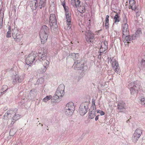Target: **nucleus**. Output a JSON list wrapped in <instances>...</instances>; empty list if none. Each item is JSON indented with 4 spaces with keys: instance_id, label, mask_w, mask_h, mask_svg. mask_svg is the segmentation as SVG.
<instances>
[{
    "instance_id": "nucleus-1",
    "label": "nucleus",
    "mask_w": 145,
    "mask_h": 145,
    "mask_svg": "<svg viewBox=\"0 0 145 145\" xmlns=\"http://www.w3.org/2000/svg\"><path fill=\"white\" fill-rule=\"evenodd\" d=\"M46 51H41L39 52L38 55V58L39 60L41 62L43 66V68L38 70V72L40 73L45 72L48 67V65L50 63L46 59Z\"/></svg>"
},
{
    "instance_id": "nucleus-2",
    "label": "nucleus",
    "mask_w": 145,
    "mask_h": 145,
    "mask_svg": "<svg viewBox=\"0 0 145 145\" xmlns=\"http://www.w3.org/2000/svg\"><path fill=\"white\" fill-rule=\"evenodd\" d=\"M49 32V29L47 26L45 25H43L42 26L39 33L42 43L44 44L46 42Z\"/></svg>"
},
{
    "instance_id": "nucleus-3",
    "label": "nucleus",
    "mask_w": 145,
    "mask_h": 145,
    "mask_svg": "<svg viewBox=\"0 0 145 145\" xmlns=\"http://www.w3.org/2000/svg\"><path fill=\"white\" fill-rule=\"evenodd\" d=\"M75 110V106L74 104L72 102L67 103L65 108V114L68 116L71 115Z\"/></svg>"
},
{
    "instance_id": "nucleus-4",
    "label": "nucleus",
    "mask_w": 145,
    "mask_h": 145,
    "mask_svg": "<svg viewBox=\"0 0 145 145\" xmlns=\"http://www.w3.org/2000/svg\"><path fill=\"white\" fill-rule=\"evenodd\" d=\"M37 56V53L32 52L27 56L26 59V64L31 66L32 63H34L35 61L37 60L36 58Z\"/></svg>"
},
{
    "instance_id": "nucleus-5",
    "label": "nucleus",
    "mask_w": 145,
    "mask_h": 145,
    "mask_svg": "<svg viewBox=\"0 0 145 145\" xmlns=\"http://www.w3.org/2000/svg\"><path fill=\"white\" fill-rule=\"evenodd\" d=\"M49 23L52 30L55 31V30L56 29L57 27L56 19L55 14H51L50 15Z\"/></svg>"
},
{
    "instance_id": "nucleus-6",
    "label": "nucleus",
    "mask_w": 145,
    "mask_h": 145,
    "mask_svg": "<svg viewBox=\"0 0 145 145\" xmlns=\"http://www.w3.org/2000/svg\"><path fill=\"white\" fill-rule=\"evenodd\" d=\"M108 61L110 60V62L111 63L113 69L117 74L120 73V70L118 62L113 57L108 58Z\"/></svg>"
},
{
    "instance_id": "nucleus-7",
    "label": "nucleus",
    "mask_w": 145,
    "mask_h": 145,
    "mask_svg": "<svg viewBox=\"0 0 145 145\" xmlns=\"http://www.w3.org/2000/svg\"><path fill=\"white\" fill-rule=\"evenodd\" d=\"M128 87L130 89L131 94L133 95L136 93L140 88V86L137 84V82L130 83Z\"/></svg>"
},
{
    "instance_id": "nucleus-8",
    "label": "nucleus",
    "mask_w": 145,
    "mask_h": 145,
    "mask_svg": "<svg viewBox=\"0 0 145 145\" xmlns=\"http://www.w3.org/2000/svg\"><path fill=\"white\" fill-rule=\"evenodd\" d=\"M142 133V130L140 129H136L134 133L133 134V136L132 137V140L133 142L135 143H137L138 145H140L141 144V143L139 144L138 142H137L138 140L141 135Z\"/></svg>"
},
{
    "instance_id": "nucleus-9",
    "label": "nucleus",
    "mask_w": 145,
    "mask_h": 145,
    "mask_svg": "<svg viewBox=\"0 0 145 145\" xmlns=\"http://www.w3.org/2000/svg\"><path fill=\"white\" fill-rule=\"evenodd\" d=\"M84 66V61L82 59L77 60L74 62L72 66L74 70H81Z\"/></svg>"
},
{
    "instance_id": "nucleus-10",
    "label": "nucleus",
    "mask_w": 145,
    "mask_h": 145,
    "mask_svg": "<svg viewBox=\"0 0 145 145\" xmlns=\"http://www.w3.org/2000/svg\"><path fill=\"white\" fill-rule=\"evenodd\" d=\"M65 86L63 84L59 85L57 89L55 95V97L56 99L60 98V97H62L64 95Z\"/></svg>"
},
{
    "instance_id": "nucleus-11",
    "label": "nucleus",
    "mask_w": 145,
    "mask_h": 145,
    "mask_svg": "<svg viewBox=\"0 0 145 145\" xmlns=\"http://www.w3.org/2000/svg\"><path fill=\"white\" fill-rule=\"evenodd\" d=\"M89 103L86 102L82 103L80 107L79 112L81 116L84 115L88 111V109Z\"/></svg>"
},
{
    "instance_id": "nucleus-12",
    "label": "nucleus",
    "mask_w": 145,
    "mask_h": 145,
    "mask_svg": "<svg viewBox=\"0 0 145 145\" xmlns=\"http://www.w3.org/2000/svg\"><path fill=\"white\" fill-rule=\"evenodd\" d=\"M117 109L118 110V112L124 113L125 112V103L122 100H120L118 102Z\"/></svg>"
},
{
    "instance_id": "nucleus-13",
    "label": "nucleus",
    "mask_w": 145,
    "mask_h": 145,
    "mask_svg": "<svg viewBox=\"0 0 145 145\" xmlns=\"http://www.w3.org/2000/svg\"><path fill=\"white\" fill-rule=\"evenodd\" d=\"M12 34L15 41L17 42H19L23 37L22 35L20 34L18 31L16 29L13 30Z\"/></svg>"
},
{
    "instance_id": "nucleus-14",
    "label": "nucleus",
    "mask_w": 145,
    "mask_h": 145,
    "mask_svg": "<svg viewBox=\"0 0 145 145\" xmlns=\"http://www.w3.org/2000/svg\"><path fill=\"white\" fill-rule=\"evenodd\" d=\"M17 110L14 109H10L8 110L5 114L3 118L5 120H7L10 118L13 114L16 112Z\"/></svg>"
},
{
    "instance_id": "nucleus-15",
    "label": "nucleus",
    "mask_w": 145,
    "mask_h": 145,
    "mask_svg": "<svg viewBox=\"0 0 145 145\" xmlns=\"http://www.w3.org/2000/svg\"><path fill=\"white\" fill-rule=\"evenodd\" d=\"M108 48V43L107 41H104L103 42L101 46L100 49V53H103ZM101 54H100L98 58H100Z\"/></svg>"
},
{
    "instance_id": "nucleus-16",
    "label": "nucleus",
    "mask_w": 145,
    "mask_h": 145,
    "mask_svg": "<svg viewBox=\"0 0 145 145\" xmlns=\"http://www.w3.org/2000/svg\"><path fill=\"white\" fill-rule=\"evenodd\" d=\"M88 36H86V41L88 42H92V40L94 39V35L92 32L90 30H88Z\"/></svg>"
},
{
    "instance_id": "nucleus-17",
    "label": "nucleus",
    "mask_w": 145,
    "mask_h": 145,
    "mask_svg": "<svg viewBox=\"0 0 145 145\" xmlns=\"http://www.w3.org/2000/svg\"><path fill=\"white\" fill-rule=\"evenodd\" d=\"M23 80L24 78L22 77L16 75L13 77L12 83L14 84H15L17 82L21 83Z\"/></svg>"
},
{
    "instance_id": "nucleus-18",
    "label": "nucleus",
    "mask_w": 145,
    "mask_h": 145,
    "mask_svg": "<svg viewBox=\"0 0 145 145\" xmlns=\"http://www.w3.org/2000/svg\"><path fill=\"white\" fill-rule=\"evenodd\" d=\"M123 27L122 33L125 35H127L129 34L128 25L126 23L123 24L122 25Z\"/></svg>"
},
{
    "instance_id": "nucleus-19",
    "label": "nucleus",
    "mask_w": 145,
    "mask_h": 145,
    "mask_svg": "<svg viewBox=\"0 0 145 145\" xmlns=\"http://www.w3.org/2000/svg\"><path fill=\"white\" fill-rule=\"evenodd\" d=\"M122 38H125L123 41L124 42H127L128 43H129V41L135 39L134 35L131 36L130 35H123Z\"/></svg>"
},
{
    "instance_id": "nucleus-20",
    "label": "nucleus",
    "mask_w": 145,
    "mask_h": 145,
    "mask_svg": "<svg viewBox=\"0 0 145 145\" xmlns=\"http://www.w3.org/2000/svg\"><path fill=\"white\" fill-rule=\"evenodd\" d=\"M80 2L79 0H71V4L74 8L80 7Z\"/></svg>"
},
{
    "instance_id": "nucleus-21",
    "label": "nucleus",
    "mask_w": 145,
    "mask_h": 145,
    "mask_svg": "<svg viewBox=\"0 0 145 145\" xmlns=\"http://www.w3.org/2000/svg\"><path fill=\"white\" fill-rule=\"evenodd\" d=\"M129 8H131L132 10H135L136 9V7L135 5L134 0H129Z\"/></svg>"
},
{
    "instance_id": "nucleus-22",
    "label": "nucleus",
    "mask_w": 145,
    "mask_h": 145,
    "mask_svg": "<svg viewBox=\"0 0 145 145\" xmlns=\"http://www.w3.org/2000/svg\"><path fill=\"white\" fill-rule=\"evenodd\" d=\"M38 7L41 9L45 6V0H38L37 1Z\"/></svg>"
},
{
    "instance_id": "nucleus-23",
    "label": "nucleus",
    "mask_w": 145,
    "mask_h": 145,
    "mask_svg": "<svg viewBox=\"0 0 145 145\" xmlns=\"http://www.w3.org/2000/svg\"><path fill=\"white\" fill-rule=\"evenodd\" d=\"M96 110H92L90 111L89 113L88 117L89 118L93 119L96 116Z\"/></svg>"
},
{
    "instance_id": "nucleus-24",
    "label": "nucleus",
    "mask_w": 145,
    "mask_h": 145,
    "mask_svg": "<svg viewBox=\"0 0 145 145\" xmlns=\"http://www.w3.org/2000/svg\"><path fill=\"white\" fill-rule=\"evenodd\" d=\"M66 18L67 20V21L68 23L67 24V25H69V27H71V18L70 15H68L67 16H66Z\"/></svg>"
},
{
    "instance_id": "nucleus-25",
    "label": "nucleus",
    "mask_w": 145,
    "mask_h": 145,
    "mask_svg": "<svg viewBox=\"0 0 145 145\" xmlns=\"http://www.w3.org/2000/svg\"><path fill=\"white\" fill-rule=\"evenodd\" d=\"M69 56H75V61H77V59H78L79 57V54L78 53H71L69 54Z\"/></svg>"
},
{
    "instance_id": "nucleus-26",
    "label": "nucleus",
    "mask_w": 145,
    "mask_h": 145,
    "mask_svg": "<svg viewBox=\"0 0 145 145\" xmlns=\"http://www.w3.org/2000/svg\"><path fill=\"white\" fill-rule=\"evenodd\" d=\"M114 19V23L116 24L117 22H118L120 21V16H119L118 13H117L115 14Z\"/></svg>"
},
{
    "instance_id": "nucleus-27",
    "label": "nucleus",
    "mask_w": 145,
    "mask_h": 145,
    "mask_svg": "<svg viewBox=\"0 0 145 145\" xmlns=\"http://www.w3.org/2000/svg\"><path fill=\"white\" fill-rule=\"evenodd\" d=\"M44 79L42 77L39 78L37 81L36 84H43L44 81Z\"/></svg>"
},
{
    "instance_id": "nucleus-28",
    "label": "nucleus",
    "mask_w": 145,
    "mask_h": 145,
    "mask_svg": "<svg viewBox=\"0 0 145 145\" xmlns=\"http://www.w3.org/2000/svg\"><path fill=\"white\" fill-rule=\"evenodd\" d=\"M38 7V4L37 1H35L34 4L31 6V9L33 10H35Z\"/></svg>"
},
{
    "instance_id": "nucleus-29",
    "label": "nucleus",
    "mask_w": 145,
    "mask_h": 145,
    "mask_svg": "<svg viewBox=\"0 0 145 145\" xmlns=\"http://www.w3.org/2000/svg\"><path fill=\"white\" fill-rule=\"evenodd\" d=\"M142 34V32L140 29H138L135 33V37H138Z\"/></svg>"
},
{
    "instance_id": "nucleus-30",
    "label": "nucleus",
    "mask_w": 145,
    "mask_h": 145,
    "mask_svg": "<svg viewBox=\"0 0 145 145\" xmlns=\"http://www.w3.org/2000/svg\"><path fill=\"white\" fill-rule=\"evenodd\" d=\"M8 31L7 33L6 36V37L8 38L10 37H11V28L10 26H8Z\"/></svg>"
},
{
    "instance_id": "nucleus-31",
    "label": "nucleus",
    "mask_w": 145,
    "mask_h": 145,
    "mask_svg": "<svg viewBox=\"0 0 145 145\" xmlns=\"http://www.w3.org/2000/svg\"><path fill=\"white\" fill-rule=\"evenodd\" d=\"M16 130L14 129H11L9 132V135L10 136H13L16 133Z\"/></svg>"
},
{
    "instance_id": "nucleus-32",
    "label": "nucleus",
    "mask_w": 145,
    "mask_h": 145,
    "mask_svg": "<svg viewBox=\"0 0 145 145\" xmlns=\"http://www.w3.org/2000/svg\"><path fill=\"white\" fill-rule=\"evenodd\" d=\"M139 99L140 100V103L142 105H144L145 106V98L143 96H141L140 97Z\"/></svg>"
},
{
    "instance_id": "nucleus-33",
    "label": "nucleus",
    "mask_w": 145,
    "mask_h": 145,
    "mask_svg": "<svg viewBox=\"0 0 145 145\" xmlns=\"http://www.w3.org/2000/svg\"><path fill=\"white\" fill-rule=\"evenodd\" d=\"M52 98L51 95L47 96L43 99V101L44 102H47L48 100H50Z\"/></svg>"
},
{
    "instance_id": "nucleus-34",
    "label": "nucleus",
    "mask_w": 145,
    "mask_h": 145,
    "mask_svg": "<svg viewBox=\"0 0 145 145\" xmlns=\"http://www.w3.org/2000/svg\"><path fill=\"white\" fill-rule=\"evenodd\" d=\"M13 118L15 120H17L20 118V115L16 113L14 116Z\"/></svg>"
},
{
    "instance_id": "nucleus-35",
    "label": "nucleus",
    "mask_w": 145,
    "mask_h": 145,
    "mask_svg": "<svg viewBox=\"0 0 145 145\" xmlns=\"http://www.w3.org/2000/svg\"><path fill=\"white\" fill-rule=\"evenodd\" d=\"M8 89V87L7 85H4L3 86V88L1 89V91H3V93H5V92Z\"/></svg>"
},
{
    "instance_id": "nucleus-36",
    "label": "nucleus",
    "mask_w": 145,
    "mask_h": 145,
    "mask_svg": "<svg viewBox=\"0 0 145 145\" xmlns=\"http://www.w3.org/2000/svg\"><path fill=\"white\" fill-rule=\"evenodd\" d=\"M79 12L81 13H83L85 12V7L83 6H81Z\"/></svg>"
},
{
    "instance_id": "nucleus-37",
    "label": "nucleus",
    "mask_w": 145,
    "mask_h": 145,
    "mask_svg": "<svg viewBox=\"0 0 145 145\" xmlns=\"http://www.w3.org/2000/svg\"><path fill=\"white\" fill-rule=\"evenodd\" d=\"M3 15L1 13L0 14V24L3 25Z\"/></svg>"
},
{
    "instance_id": "nucleus-38",
    "label": "nucleus",
    "mask_w": 145,
    "mask_h": 145,
    "mask_svg": "<svg viewBox=\"0 0 145 145\" xmlns=\"http://www.w3.org/2000/svg\"><path fill=\"white\" fill-rule=\"evenodd\" d=\"M57 99H56V97H55V96H54L53 97V98L51 99V102L53 103H56V102H58L59 101L57 100Z\"/></svg>"
},
{
    "instance_id": "nucleus-39",
    "label": "nucleus",
    "mask_w": 145,
    "mask_h": 145,
    "mask_svg": "<svg viewBox=\"0 0 145 145\" xmlns=\"http://www.w3.org/2000/svg\"><path fill=\"white\" fill-rule=\"evenodd\" d=\"M97 113H99L100 114L101 116H103L105 114V113L102 110H97Z\"/></svg>"
},
{
    "instance_id": "nucleus-40",
    "label": "nucleus",
    "mask_w": 145,
    "mask_h": 145,
    "mask_svg": "<svg viewBox=\"0 0 145 145\" xmlns=\"http://www.w3.org/2000/svg\"><path fill=\"white\" fill-rule=\"evenodd\" d=\"M141 65L142 67H145V60L142 59L141 62Z\"/></svg>"
},
{
    "instance_id": "nucleus-41",
    "label": "nucleus",
    "mask_w": 145,
    "mask_h": 145,
    "mask_svg": "<svg viewBox=\"0 0 145 145\" xmlns=\"http://www.w3.org/2000/svg\"><path fill=\"white\" fill-rule=\"evenodd\" d=\"M109 16L106 15L105 20V23H109Z\"/></svg>"
},
{
    "instance_id": "nucleus-42",
    "label": "nucleus",
    "mask_w": 145,
    "mask_h": 145,
    "mask_svg": "<svg viewBox=\"0 0 145 145\" xmlns=\"http://www.w3.org/2000/svg\"><path fill=\"white\" fill-rule=\"evenodd\" d=\"M92 105L91 108H92V110H96V105H95V103H92Z\"/></svg>"
},
{
    "instance_id": "nucleus-43",
    "label": "nucleus",
    "mask_w": 145,
    "mask_h": 145,
    "mask_svg": "<svg viewBox=\"0 0 145 145\" xmlns=\"http://www.w3.org/2000/svg\"><path fill=\"white\" fill-rule=\"evenodd\" d=\"M109 23H105V27L106 29H108L109 27Z\"/></svg>"
},
{
    "instance_id": "nucleus-44",
    "label": "nucleus",
    "mask_w": 145,
    "mask_h": 145,
    "mask_svg": "<svg viewBox=\"0 0 145 145\" xmlns=\"http://www.w3.org/2000/svg\"><path fill=\"white\" fill-rule=\"evenodd\" d=\"M63 8L65 12L69 10V8L68 7L65 6L63 7Z\"/></svg>"
},
{
    "instance_id": "nucleus-45",
    "label": "nucleus",
    "mask_w": 145,
    "mask_h": 145,
    "mask_svg": "<svg viewBox=\"0 0 145 145\" xmlns=\"http://www.w3.org/2000/svg\"><path fill=\"white\" fill-rule=\"evenodd\" d=\"M16 121V120H14V119L12 118V121L10 124L12 125H13L14 123Z\"/></svg>"
},
{
    "instance_id": "nucleus-46",
    "label": "nucleus",
    "mask_w": 145,
    "mask_h": 145,
    "mask_svg": "<svg viewBox=\"0 0 145 145\" xmlns=\"http://www.w3.org/2000/svg\"><path fill=\"white\" fill-rule=\"evenodd\" d=\"M16 121V120H14V119L12 118V121L10 124L12 125H13L14 123Z\"/></svg>"
},
{
    "instance_id": "nucleus-47",
    "label": "nucleus",
    "mask_w": 145,
    "mask_h": 145,
    "mask_svg": "<svg viewBox=\"0 0 145 145\" xmlns=\"http://www.w3.org/2000/svg\"><path fill=\"white\" fill-rule=\"evenodd\" d=\"M123 22L124 23V24L126 23L127 24V18L125 17V18H124Z\"/></svg>"
},
{
    "instance_id": "nucleus-48",
    "label": "nucleus",
    "mask_w": 145,
    "mask_h": 145,
    "mask_svg": "<svg viewBox=\"0 0 145 145\" xmlns=\"http://www.w3.org/2000/svg\"><path fill=\"white\" fill-rule=\"evenodd\" d=\"M70 15V12L68 10L67 11H65V16Z\"/></svg>"
},
{
    "instance_id": "nucleus-49",
    "label": "nucleus",
    "mask_w": 145,
    "mask_h": 145,
    "mask_svg": "<svg viewBox=\"0 0 145 145\" xmlns=\"http://www.w3.org/2000/svg\"><path fill=\"white\" fill-rule=\"evenodd\" d=\"M62 5L63 6V7L66 6H65V3L64 1L62 2Z\"/></svg>"
},
{
    "instance_id": "nucleus-50",
    "label": "nucleus",
    "mask_w": 145,
    "mask_h": 145,
    "mask_svg": "<svg viewBox=\"0 0 145 145\" xmlns=\"http://www.w3.org/2000/svg\"><path fill=\"white\" fill-rule=\"evenodd\" d=\"M99 115H97L96 116L95 118V121H97L99 119Z\"/></svg>"
},
{
    "instance_id": "nucleus-51",
    "label": "nucleus",
    "mask_w": 145,
    "mask_h": 145,
    "mask_svg": "<svg viewBox=\"0 0 145 145\" xmlns=\"http://www.w3.org/2000/svg\"><path fill=\"white\" fill-rule=\"evenodd\" d=\"M95 103V100L94 99H92V103Z\"/></svg>"
},
{
    "instance_id": "nucleus-52",
    "label": "nucleus",
    "mask_w": 145,
    "mask_h": 145,
    "mask_svg": "<svg viewBox=\"0 0 145 145\" xmlns=\"http://www.w3.org/2000/svg\"><path fill=\"white\" fill-rule=\"evenodd\" d=\"M72 58L73 59V60L75 62V56H71Z\"/></svg>"
},
{
    "instance_id": "nucleus-53",
    "label": "nucleus",
    "mask_w": 145,
    "mask_h": 145,
    "mask_svg": "<svg viewBox=\"0 0 145 145\" xmlns=\"http://www.w3.org/2000/svg\"><path fill=\"white\" fill-rule=\"evenodd\" d=\"M3 93V92H2V91H1L0 92V96Z\"/></svg>"
},
{
    "instance_id": "nucleus-54",
    "label": "nucleus",
    "mask_w": 145,
    "mask_h": 145,
    "mask_svg": "<svg viewBox=\"0 0 145 145\" xmlns=\"http://www.w3.org/2000/svg\"><path fill=\"white\" fill-rule=\"evenodd\" d=\"M32 90H31L30 91V94H31V93H32Z\"/></svg>"
},
{
    "instance_id": "nucleus-55",
    "label": "nucleus",
    "mask_w": 145,
    "mask_h": 145,
    "mask_svg": "<svg viewBox=\"0 0 145 145\" xmlns=\"http://www.w3.org/2000/svg\"><path fill=\"white\" fill-rule=\"evenodd\" d=\"M0 3H1V4L2 3V0H0Z\"/></svg>"
},
{
    "instance_id": "nucleus-56",
    "label": "nucleus",
    "mask_w": 145,
    "mask_h": 145,
    "mask_svg": "<svg viewBox=\"0 0 145 145\" xmlns=\"http://www.w3.org/2000/svg\"><path fill=\"white\" fill-rule=\"evenodd\" d=\"M3 25H1L0 24V29L1 28V27Z\"/></svg>"
},
{
    "instance_id": "nucleus-57",
    "label": "nucleus",
    "mask_w": 145,
    "mask_h": 145,
    "mask_svg": "<svg viewBox=\"0 0 145 145\" xmlns=\"http://www.w3.org/2000/svg\"><path fill=\"white\" fill-rule=\"evenodd\" d=\"M129 121V120H128L127 121V122H128V121Z\"/></svg>"
},
{
    "instance_id": "nucleus-58",
    "label": "nucleus",
    "mask_w": 145,
    "mask_h": 145,
    "mask_svg": "<svg viewBox=\"0 0 145 145\" xmlns=\"http://www.w3.org/2000/svg\"><path fill=\"white\" fill-rule=\"evenodd\" d=\"M34 1H38V0H33Z\"/></svg>"
},
{
    "instance_id": "nucleus-59",
    "label": "nucleus",
    "mask_w": 145,
    "mask_h": 145,
    "mask_svg": "<svg viewBox=\"0 0 145 145\" xmlns=\"http://www.w3.org/2000/svg\"><path fill=\"white\" fill-rule=\"evenodd\" d=\"M41 126H43V125L42 124H41Z\"/></svg>"
},
{
    "instance_id": "nucleus-60",
    "label": "nucleus",
    "mask_w": 145,
    "mask_h": 145,
    "mask_svg": "<svg viewBox=\"0 0 145 145\" xmlns=\"http://www.w3.org/2000/svg\"><path fill=\"white\" fill-rule=\"evenodd\" d=\"M1 9H0V10L1 11Z\"/></svg>"
},
{
    "instance_id": "nucleus-61",
    "label": "nucleus",
    "mask_w": 145,
    "mask_h": 145,
    "mask_svg": "<svg viewBox=\"0 0 145 145\" xmlns=\"http://www.w3.org/2000/svg\"><path fill=\"white\" fill-rule=\"evenodd\" d=\"M71 43H72V42H71Z\"/></svg>"
}]
</instances>
